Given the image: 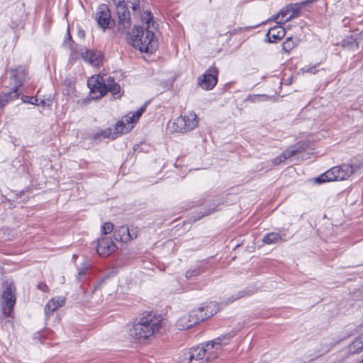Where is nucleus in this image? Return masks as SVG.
I'll return each instance as SVG.
<instances>
[{
  "mask_svg": "<svg viewBox=\"0 0 363 363\" xmlns=\"http://www.w3.org/2000/svg\"><path fill=\"white\" fill-rule=\"evenodd\" d=\"M363 350V342H352L348 346L350 354L359 353Z\"/></svg>",
  "mask_w": 363,
  "mask_h": 363,
  "instance_id": "a878e982",
  "label": "nucleus"
},
{
  "mask_svg": "<svg viewBox=\"0 0 363 363\" xmlns=\"http://www.w3.org/2000/svg\"><path fill=\"white\" fill-rule=\"evenodd\" d=\"M15 290V286L13 284H9L2 292L1 306L4 316L12 317L16 301Z\"/></svg>",
  "mask_w": 363,
  "mask_h": 363,
  "instance_id": "0eeeda50",
  "label": "nucleus"
},
{
  "mask_svg": "<svg viewBox=\"0 0 363 363\" xmlns=\"http://www.w3.org/2000/svg\"><path fill=\"white\" fill-rule=\"evenodd\" d=\"M306 72H309L311 74H315L316 72L315 67H311L307 68H303V69Z\"/></svg>",
  "mask_w": 363,
  "mask_h": 363,
  "instance_id": "79ce46f5",
  "label": "nucleus"
},
{
  "mask_svg": "<svg viewBox=\"0 0 363 363\" xmlns=\"http://www.w3.org/2000/svg\"><path fill=\"white\" fill-rule=\"evenodd\" d=\"M342 46L348 49L354 50L357 48L359 45L357 39L351 35L343 40Z\"/></svg>",
  "mask_w": 363,
  "mask_h": 363,
  "instance_id": "393cba45",
  "label": "nucleus"
},
{
  "mask_svg": "<svg viewBox=\"0 0 363 363\" xmlns=\"http://www.w3.org/2000/svg\"><path fill=\"white\" fill-rule=\"evenodd\" d=\"M286 160H283V155L282 154L277 157H275L274 160H273V164H275V165H278L280 163H282L285 161Z\"/></svg>",
  "mask_w": 363,
  "mask_h": 363,
  "instance_id": "ea45409f",
  "label": "nucleus"
},
{
  "mask_svg": "<svg viewBox=\"0 0 363 363\" xmlns=\"http://www.w3.org/2000/svg\"><path fill=\"white\" fill-rule=\"evenodd\" d=\"M128 231H129L128 233L130 235V240H133L138 237V229L137 227H134V226H131L130 228L128 227Z\"/></svg>",
  "mask_w": 363,
  "mask_h": 363,
  "instance_id": "f704fd0d",
  "label": "nucleus"
},
{
  "mask_svg": "<svg viewBox=\"0 0 363 363\" xmlns=\"http://www.w3.org/2000/svg\"><path fill=\"white\" fill-rule=\"evenodd\" d=\"M262 240L265 244L271 245L282 242L285 240L277 233H269L264 235Z\"/></svg>",
  "mask_w": 363,
  "mask_h": 363,
  "instance_id": "4be33fe9",
  "label": "nucleus"
},
{
  "mask_svg": "<svg viewBox=\"0 0 363 363\" xmlns=\"http://www.w3.org/2000/svg\"><path fill=\"white\" fill-rule=\"evenodd\" d=\"M144 15L142 21L147 24L145 36L141 39L138 38V34L136 35H130V43L135 48L138 49L142 52H152L156 47L154 33L150 30V24H154L153 16L150 11L144 12Z\"/></svg>",
  "mask_w": 363,
  "mask_h": 363,
  "instance_id": "f03ea898",
  "label": "nucleus"
},
{
  "mask_svg": "<svg viewBox=\"0 0 363 363\" xmlns=\"http://www.w3.org/2000/svg\"><path fill=\"white\" fill-rule=\"evenodd\" d=\"M92 138L95 140H101L102 139L108 138L112 139L111 129V128H106L104 130H98L93 135Z\"/></svg>",
  "mask_w": 363,
  "mask_h": 363,
  "instance_id": "b1692460",
  "label": "nucleus"
},
{
  "mask_svg": "<svg viewBox=\"0 0 363 363\" xmlns=\"http://www.w3.org/2000/svg\"><path fill=\"white\" fill-rule=\"evenodd\" d=\"M65 302V298L63 296H57L50 299L45 306V313L46 315L49 316L53 313L60 307H62Z\"/></svg>",
  "mask_w": 363,
  "mask_h": 363,
  "instance_id": "dca6fc26",
  "label": "nucleus"
},
{
  "mask_svg": "<svg viewBox=\"0 0 363 363\" xmlns=\"http://www.w3.org/2000/svg\"><path fill=\"white\" fill-rule=\"evenodd\" d=\"M116 246L110 238L104 237L100 238L96 246L97 253L103 257H107L113 252Z\"/></svg>",
  "mask_w": 363,
  "mask_h": 363,
  "instance_id": "9b49d317",
  "label": "nucleus"
},
{
  "mask_svg": "<svg viewBox=\"0 0 363 363\" xmlns=\"http://www.w3.org/2000/svg\"><path fill=\"white\" fill-rule=\"evenodd\" d=\"M306 4V1H302L301 3H296L289 5V16L284 20V21H289L293 18L298 17L302 7L304 6Z\"/></svg>",
  "mask_w": 363,
  "mask_h": 363,
  "instance_id": "412c9836",
  "label": "nucleus"
},
{
  "mask_svg": "<svg viewBox=\"0 0 363 363\" xmlns=\"http://www.w3.org/2000/svg\"><path fill=\"white\" fill-rule=\"evenodd\" d=\"M340 177V166L332 167L320 177L315 178L317 183L321 184L332 181H342Z\"/></svg>",
  "mask_w": 363,
  "mask_h": 363,
  "instance_id": "f8f14e48",
  "label": "nucleus"
},
{
  "mask_svg": "<svg viewBox=\"0 0 363 363\" xmlns=\"http://www.w3.org/2000/svg\"><path fill=\"white\" fill-rule=\"evenodd\" d=\"M208 308H213V310L205 315H199L203 310V308H198L197 309L192 310L189 313L180 317L177 321V328L181 330H186L199 322L213 316L218 311L217 303H211Z\"/></svg>",
  "mask_w": 363,
  "mask_h": 363,
  "instance_id": "20e7f679",
  "label": "nucleus"
},
{
  "mask_svg": "<svg viewBox=\"0 0 363 363\" xmlns=\"http://www.w3.org/2000/svg\"><path fill=\"white\" fill-rule=\"evenodd\" d=\"M216 345L222 346L220 342H205L189 350V357H191L194 363H206L216 359L218 356L213 349Z\"/></svg>",
  "mask_w": 363,
  "mask_h": 363,
  "instance_id": "39448f33",
  "label": "nucleus"
},
{
  "mask_svg": "<svg viewBox=\"0 0 363 363\" xmlns=\"http://www.w3.org/2000/svg\"><path fill=\"white\" fill-rule=\"evenodd\" d=\"M23 101L26 103H30L35 105H43L45 104L44 100H40L39 102V100L36 97H28L26 96L25 99H23Z\"/></svg>",
  "mask_w": 363,
  "mask_h": 363,
  "instance_id": "c85d7f7f",
  "label": "nucleus"
},
{
  "mask_svg": "<svg viewBox=\"0 0 363 363\" xmlns=\"http://www.w3.org/2000/svg\"><path fill=\"white\" fill-rule=\"evenodd\" d=\"M26 75V69L22 66L11 70V77L14 81L13 89L19 91V88L22 86Z\"/></svg>",
  "mask_w": 363,
  "mask_h": 363,
  "instance_id": "2eb2a0df",
  "label": "nucleus"
},
{
  "mask_svg": "<svg viewBox=\"0 0 363 363\" xmlns=\"http://www.w3.org/2000/svg\"><path fill=\"white\" fill-rule=\"evenodd\" d=\"M132 9L134 11H137L139 9V2L138 1L132 4Z\"/></svg>",
  "mask_w": 363,
  "mask_h": 363,
  "instance_id": "a18cd8bd",
  "label": "nucleus"
},
{
  "mask_svg": "<svg viewBox=\"0 0 363 363\" xmlns=\"http://www.w3.org/2000/svg\"><path fill=\"white\" fill-rule=\"evenodd\" d=\"M360 363H363V359L362 360V362Z\"/></svg>",
  "mask_w": 363,
  "mask_h": 363,
  "instance_id": "09e8293b",
  "label": "nucleus"
},
{
  "mask_svg": "<svg viewBox=\"0 0 363 363\" xmlns=\"http://www.w3.org/2000/svg\"><path fill=\"white\" fill-rule=\"evenodd\" d=\"M294 46L295 43L291 37L287 38L282 43V49L286 53H289Z\"/></svg>",
  "mask_w": 363,
  "mask_h": 363,
  "instance_id": "cd10ccee",
  "label": "nucleus"
},
{
  "mask_svg": "<svg viewBox=\"0 0 363 363\" xmlns=\"http://www.w3.org/2000/svg\"><path fill=\"white\" fill-rule=\"evenodd\" d=\"M19 91L12 89L9 92H4L0 96V108H3L9 101L18 98Z\"/></svg>",
  "mask_w": 363,
  "mask_h": 363,
  "instance_id": "a211bd4d",
  "label": "nucleus"
},
{
  "mask_svg": "<svg viewBox=\"0 0 363 363\" xmlns=\"http://www.w3.org/2000/svg\"><path fill=\"white\" fill-rule=\"evenodd\" d=\"M213 302H210L208 304H207L205 306H201L200 308H203V310L201 313H199V315H205L206 313H209L213 310V308H208V306L212 303Z\"/></svg>",
  "mask_w": 363,
  "mask_h": 363,
  "instance_id": "4c0bfd02",
  "label": "nucleus"
},
{
  "mask_svg": "<svg viewBox=\"0 0 363 363\" xmlns=\"http://www.w3.org/2000/svg\"><path fill=\"white\" fill-rule=\"evenodd\" d=\"M289 13V5L287 6H286L285 8H283L278 13L276 16H274V21H277L278 23H285L286 21H284L285 19H284V18H287V15Z\"/></svg>",
  "mask_w": 363,
  "mask_h": 363,
  "instance_id": "bb28decb",
  "label": "nucleus"
},
{
  "mask_svg": "<svg viewBox=\"0 0 363 363\" xmlns=\"http://www.w3.org/2000/svg\"><path fill=\"white\" fill-rule=\"evenodd\" d=\"M218 71L216 67H211L208 72L202 74L199 79V84L205 90L212 89L217 83Z\"/></svg>",
  "mask_w": 363,
  "mask_h": 363,
  "instance_id": "6e6552de",
  "label": "nucleus"
},
{
  "mask_svg": "<svg viewBox=\"0 0 363 363\" xmlns=\"http://www.w3.org/2000/svg\"><path fill=\"white\" fill-rule=\"evenodd\" d=\"M189 350L184 353L182 356L180 357L179 363H194V360L191 357H189Z\"/></svg>",
  "mask_w": 363,
  "mask_h": 363,
  "instance_id": "7c9ffc66",
  "label": "nucleus"
},
{
  "mask_svg": "<svg viewBox=\"0 0 363 363\" xmlns=\"http://www.w3.org/2000/svg\"><path fill=\"white\" fill-rule=\"evenodd\" d=\"M104 281V280H101V281L99 283L98 286H100L102 284V283H103Z\"/></svg>",
  "mask_w": 363,
  "mask_h": 363,
  "instance_id": "49530a36",
  "label": "nucleus"
},
{
  "mask_svg": "<svg viewBox=\"0 0 363 363\" xmlns=\"http://www.w3.org/2000/svg\"><path fill=\"white\" fill-rule=\"evenodd\" d=\"M201 273L199 269H191L186 272L185 277L187 279H190L194 277L199 276Z\"/></svg>",
  "mask_w": 363,
  "mask_h": 363,
  "instance_id": "2f4dec72",
  "label": "nucleus"
},
{
  "mask_svg": "<svg viewBox=\"0 0 363 363\" xmlns=\"http://www.w3.org/2000/svg\"><path fill=\"white\" fill-rule=\"evenodd\" d=\"M113 230V225L111 223H105L101 227V232L104 235L111 233Z\"/></svg>",
  "mask_w": 363,
  "mask_h": 363,
  "instance_id": "c756f323",
  "label": "nucleus"
},
{
  "mask_svg": "<svg viewBox=\"0 0 363 363\" xmlns=\"http://www.w3.org/2000/svg\"><path fill=\"white\" fill-rule=\"evenodd\" d=\"M235 337V332L232 331L222 335L221 337H218L216 340H229Z\"/></svg>",
  "mask_w": 363,
  "mask_h": 363,
  "instance_id": "c9c22d12",
  "label": "nucleus"
},
{
  "mask_svg": "<svg viewBox=\"0 0 363 363\" xmlns=\"http://www.w3.org/2000/svg\"><path fill=\"white\" fill-rule=\"evenodd\" d=\"M163 318L152 313H144L140 321L128 330L129 336L138 340L157 337L163 331Z\"/></svg>",
  "mask_w": 363,
  "mask_h": 363,
  "instance_id": "f257e3e1",
  "label": "nucleus"
},
{
  "mask_svg": "<svg viewBox=\"0 0 363 363\" xmlns=\"http://www.w3.org/2000/svg\"><path fill=\"white\" fill-rule=\"evenodd\" d=\"M128 232V226H121L113 233L115 240L122 242L130 240V235Z\"/></svg>",
  "mask_w": 363,
  "mask_h": 363,
  "instance_id": "aec40b11",
  "label": "nucleus"
},
{
  "mask_svg": "<svg viewBox=\"0 0 363 363\" xmlns=\"http://www.w3.org/2000/svg\"><path fill=\"white\" fill-rule=\"evenodd\" d=\"M67 34H68L69 37L70 38V35H69V31L67 32Z\"/></svg>",
  "mask_w": 363,
  "mask_h": 363,
  "instance_id": "de8ad7c7",
  "label": "nucleus"
},
{
  "mask_svg": "<svg viewBox=\"0 0 363 363\" xmlns=\"http://www.w3.org/2000/svg\"><path fill=\"white\" fill-rule=\"evenodd\" d=\"M96 21L99 26L104 31L111 23V13L106 4H100L96 13Z\"/></svg>",
  "mask_w": 363,
  "mask_h": 363,
  "instance_id": "9d476101",
  "label": "nucleus"
},
{
  "mask_svg": "<svg viewBox=\"0 0 363 363\" xmlns=\"http://www.w3.org/2000/svg\"><path fill=\"white\" fill-rule=\"evenodd\" d=\"M37 288L38 290L40 291H42L43 292H47L48 291V286H47L46 284L43 283V282H40L39 283L38 285H37Z\"/></svg>",
  "mask_w": 363,
  "mask_h": 363,
  "instance_id": "58836bf2",
  "label": "nucleus"
},
{
  "mask_svg": "<svg viewBox=\"0 0 363 363\" xmlns=\"http://www.w3.org/2000/svg\"><path fill=\"white\" fill-rule=\"evenodd\" d=\"M286 34L285 29L281 26H276L271 28L266 37L267 38V42L268 43H277L281 40Z\"/></svg>",
  "mask_w": 363,
  "mask_h": 363,
  "instance_id": "4468645a",
  "label": "nucleus"
},
{
  "mask_svg": "<svg viewBox=\"0 0 363 363\" xmlns=\"http://www.w3.org/2000/svg\"><path fill=\"white\" fill-rule=\"evenodd\" d=\"M81 56L86 62L94 66H99L102 60L101 52L98 51L82 50Z\"/></svg>",
  "mask_w": 363,
  "mask_h": 363,
  "instance_id": "ddd939ff",
  "label": "nucleus"
},
{
  "mask_svg": "<svg viewBox=\"0 0 363 363\" xmlns=\"http://www.w3.org/2000/svg\"><path fill=\"white\" fill-rule=\"evenodd\" d=\"M216 211V206L213 204V207L203 212L202 216H208Z\"/></svg>",
  "mask_w": 363,
  "mask_h": 363,
  "instance_id": "a19ab883",
  "label": "nucleus"
},
{
  "mask_svg": "<svg viewBox=\"0 0 363 363\" xmlns=\"http://www.w3.org/2000/svg\"><path fill=\"white\" fill-rule=\"evenodd\" d=\"M146 109V105L143 106L138 111L130 113L126 115L122 121H124L126 126L131 125L132 128L134 127V124L139 120L142 114L145 112Z\"/></svg>",
  "mask_w": 363,
  "mask_h": 363,
  "instance_id": "f3484780",
  "label": "nucleus"
},
{
  "mask_svg": "<svg viewBox=\"0 0 363 363\" xmlns=\"http://www.w3.org/2000/svg\"><path fill=\"white\" fill-rule=\"evenodd\" d=\"M297 150L294 148H289L286 150H284L282 153L283 155V160H286L288 158H290L291 157L294 156L296 153Z\"/></svg>",
  "mask_w": 363,
  "mask_h": 363,
  "instance_id": "72a5a7b5",
  "label": "nucleus"
},
{
  "mask_svg": "<svg viewBox=\"0 0 363 363\" xmlns=\"http://www.w3.org/2000/svg\"><path fill=\"white\" fill-rule=\"evenodd\" d=\"M87 269H88V265H85L84 267H82L79 271L77 278L79 281H81L82 277L85 276Z\"/></svg>",
  "mask_w": 363,
  "mask_h": 363,
  "instance_id": "e433bc0d",
  "label": "nucleus"
},
{
  "mask_svg": "<svg viewBox=\"0 0 363 363\" xmlns=\"http://www.w3.org/2000/svg\"><path fill=\"white\" fill-rule=\"evenodd\" d=\"M138 34V38H143L145 35H144V30H143V28L139 26H135L133 29L132 33L130 35H136Z\"/></svg>",
  "mask_w": 363,
  "mask_h": 363,
  "instance_id": "473e14b6",
  "label": "nucleus"
},
{
  "mask_svg": "<svg viewBox=\"0 0 363 363\" xmlns=\"http://www.w3.org/2000/svg\"><path fill=\"white\" fill-rule=\"evenodd\" d=\"M87 86L90 92L94 95V98L100 99L108 91L113 95L119 94L120 85L114 82L111 77H108L106 82L103 77L100 75L92 76L87 80Z\"/></svg>",
  "mask_w": 363,
  "mask_h": 363,
  "instance_id": "7ed1b4c3",
  "label": "nucleus"
},
{
  "mask_svg": "<svg viewBox=\"0 0 363 363\" xmlns=\"http://www.w3.org/2000/svg\"><path fill=\"white\" fill-rule=\"evenodd\" d=\"M116 7L125 5V0H113Z\"/></svg>",
  "mask_w": 363,
  "mask_h": 363,
  "instance_id": "c03bdc74",
  "label": "nucleus"
},
{
  "mask_svg": "<svg viewBox=\"0 0 363 363\" xmlns=\"http://www.w3.org/2000/svg\"><path fill=\"white\" fill-rule=\"evenodd\" d=\"M118 17V29L120 32L125 33L131 26L130 11L125 5L117 7Z\"/></svg>",
  "mask_w": 363,
  "mask_h": 363,
  "instance_id": "1a4fd4ad",
  "label": "nucleus"
},
{
  "mask_svg": "<svg viewBox=\"0 0 363 363\" xmlns=\"http://www.w3.org/2000/svg\"><path fill=\"white\" fill-rule=\"evenodd\" d=\"M132 130V126H126L124 121H118L114 126L113 130L111 129L112 139L116 138L123 133H125Z\"/></svg>",
  "mask_w": 363,
  "mask_h": 363,
  "instance_id": "6ab92c4d",
  "label": "nucleus"
},
{
  "mask_svg": "<svg viewBox=\"0 0 363 363\" xmlns=\"http://www.w3.org/2000/svg\"><path fill=\"white\" fill-rule=\"evenodd\" d=\"M242 292H240L238 295H237L236 296H231L230 298L229 299V302L232 303L234 301L242 297Z\"/></svg>",
  "mask_w": 363,
  "mask_h": 363,
  "instance_id": "37998d69",
  "label": "nucleus"
},
{
  "mask_svg": "<svg viewBox=\"0 0 363 363\" xmlns=\"http://www.w3.org/2000/svg\"><path fill=\"white\" fill-rule=\"evenodd\" d=\"M198 125V118L194 113L176 118L169 128L172 132L186 133L194 129Z\"/></svg>",
  "mask_w": 363,
  "mask_h": 363,
  "instance_id": "423d86ee",
  "label": "nucleus"
},
{
  "mask_svg": "<svg viewBox=\"0 0 363 363\" xmlns=\"http://www.w3.org/2000/svg\"><path fill=\"white\" fill-rule=\"evenodd\" d=\"M354 169L352 165L350 164H342L340 165V177L342 180L348 179L353 173Z\"/></svg>",
  "mask_w": 363,
  "mask_h": 363,
  "instance_id": "5701e85b",
  "label": "nucleus"
}]
</instances>
